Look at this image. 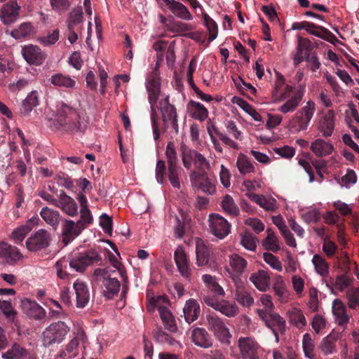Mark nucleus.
<instances>
[{"label":"nucleus","instance_id":"obj_1","mask_svg":"<svg viewBox=\"0 0 359 359\" xmlns=\"http://www.w3.org/2000/svg\"><path fill=\"white\" fill-rule=\"evenodd\" d=\"M53 122L56 128H62L65 130L72 133L83 130L77 110L62 102L57 104Z\"/></svg>","mask_w":359,"mask_h":359},{"label":"nucleus","instance_id":"obj_2","mask_svg":"<svg viewBox=\"0 0 359 359\" xmlns=\"http://www.w3.org/2000/svg\"><path fill=\"white\" fill-rule=\"evenodd\" d=\"M114 273L116 271L109 268H97L93 273L97 280L101 283L102 294L107 300L114 299L120 291L121 283L117 278L114 276Z\"/></svg>","mask_w":359,"mask_h":359},{"label":"nucleus","instance_id":"obj_3","mask_svg":"<svg viewBox=\"0 0 359 359\" xmlns=\"http://www.w3.org/2000/svg\"><path fill=\"white\" fill-rule=\"evenodd\" d=\"M69 267L76 272L82 273L86 269L102 260L100 252L95 248L73 252L69 257Z\"/></svg>","mask_w":359,"mask_h":359},{"label":"nucleus","instance_id":"obj_4","mask_svg":"<svg viewBox=\"0 0 359 359\" xmlns=\"http://www.w3.org/2000/svg\"><path fill=\"white\" fill-rule=\"evenodd\" d=\"M180 151L183 165L187 169H190L192 164L196 170L193 172H207L210 169L209 161L198 151L189 148L184 143L181 144Z\"/></svg>","mask_w":359,"mask_h":359},{"label":"nucleus","instance_id":"obj_5","mask_svg":"<svg viewBox=\"0 0 359 359\" xmlns=\"http://www.w3.org/2000/svg\"><path fill=\"white\" fill-rule=\"evenodd\" d=\"M69 332V327L63 321L51 323L42 332V345L50 347L62 343Z\"/></svg>","mask_w":359,"mask_h":359},{"label":"nucleus","instance_id":"obj_6","mask_svg":"<svg viewBox=\"0 0 359 359\" xmlns=\"http://www.w3.org/2000/svg\"><path fill=\"white\" fill-rule=\"evenodd\" d=\"M159 105L163 121L162 131H165L170 126L175 132L178 133L177 111L174 105L170 103L169 96L167 95L163 100H161Z\"/></svg>","mask_w":359,"mask_h":359},{"label":"nucleus","instance_id":"obj_7","mask_svg":"<svg viewBox=\"0 0 359 359\" xmlns=\"http://www.w3.org/2000/svg\"><path fill=\"white\" fill-rule=\"evenodd\" d=\"M208 329L223 344H229L231 335L223 320L215 313L206 316Z\"/></svg>","mask_w":359,"mask_h":359},{"label":"nucleus","instance_id":"obj_8","mask_svg":"<svg viewBox=\"0 0 359 359\" xmlns=\"http://www.w3.org/2000/svg\"><path fill=\"white\" fill-rule=\"evenodd\" d=\"M209 222L210 232L219 239H223L229 234L231 224L219 214H211Z\"/></svg>","mask_w":359,"mask_h":359},{"label":"nucleus","instance_id":"obj_9","mask_svg":"<svg viewBox=\"0 0 359 359\" xmlns=\"http://www.w3.org/2000/svg\"><path fill=\"white\" fill-rule=\"evenodd\" d=\"M259 317L264 321L266 325L271 328L278 330L280 333L285 332V320L278 313L272 311H264L261 309L256 310Z\"/></svg>","mask_w":359,"mask_h":359},{"label":"nucleus","instance_id":"obj_10","mask_svg":"<svg viewBox=\"0 0 359 359\" xmlns=\"http://www.w3.org/2000/svg\"><path fill=\"white\" fill-rule=\"evenodd\" d=\"M83 227L79 222L73 220L63 219L62 222V241L65 245H67L79 236Z\"/></svg>","mask_w":359,"mask_h":359},{"label":"nucleus","instance_id":"obj_11","mask_svg":"<svg viewBox=\"0 0 359 359\" xmlns=\"http://www.w3.org/2000/svg\"><path fill=\"white\" fill-rule=\"evenodd\" d=\"M50 242V233L46 230L39 229L27 240L26 245L29 250L36 252L47 248Z\"/></svg>","mask_w":359,"mask_h":359},{"label":"nucleus","instance_id":"obj_12","mask_svg":"<svg viewBox=\"0 0 359 359\" xmlns=\"http://www.w3.org/2000/svg\"><path fill=\"white\" fill-rule=\"evenodd\" d=\"M235 286L234 299L237 302L244 307H250L254 304V299L251 295L250 290L242 279L236 278L233 282Z\"/></svg>","mask_w":359,"mask_h":359},{"label":"nucleus","instance_id":"obj_13","mask_svg":"<svg viewBox=\"0 0 359 359\" xmlns=\"http://www.w3.org/2000/svg\"><path fill=\"white\" fill-rule=\"evenodd\" d=\"M315 106V103L309 100L307 102L306 105L303 107L293 116V120L298 124L299 130H305L307 129L309 123L314 114L316 110Z\"/></svg>","mask_w":359,"mask_h":359},{"label":"nucleus","instance_id":"obj_14","mask_svg":"<svg viewBox=\"0 0 359 359\" xmlns=\"http://www.w3.org/2000/svg\"><path fill=\"white\" fill-rule=\"evenodd\" d=\"M174 259L181 276L186 280L191 282L192 279L191 269L185 252L181 248H177L174 253Z\"/></svg>","mask_w":359,"mask_h":359},{"label":"nucleus","instance_id":"obj_15","mask_svg":"<svg viewBox=\"0 0 359 359\" xmlns=\"http://www.w3.org/2000/svg\"><path fill=\"white\" fill-rule=\"evenodd\" d=\"M241 357L243 359H259L257 353L258 344L250 337H241L238 341Z\"/></svg>","mask_w":359,"mask_h":359},{"label":"nucleus","instance_id":"obj_16","mask_svg":"<svg viewBox=\"0 0 359 359\" xmlns=\"http://www.w3.org/2000/svg\"><path fill=\"white\" fill-rule=\"evenodd\" d=\"M229 263L231 266V270L227 269V271L233 283L236 278L241 279V276L247 268V261L243 257L234 253L229 255Z\"/></svg>","mask_w":359,"mask_h":359},{"label":"nucleus","instance_id":"obj_17","mask_svg":"<svg viewBox=\"0 0 359 359\" xmlns=\"http://www.w3.org/2000/svg\"><path fill=\"white\" fill-rule=\"evenodd\" d=\"M21 306L23 312L30 318L42 320L46 317L45 309L35 301L25 299L22 300Z\"/></svg>","mask_w":359,"mask_h":359},{"label":"nucleus","instance_id":"obj_18","mask_svg":"<svg viewBox=\"0 0 359 359\" xmlns=\"http://www.w3.org/2000/svg\"><path fill=\"white\" fill-rule=\"evenodd\" d=\"M20 6L16 1H10L5 4L0 11V18L4 25L14 23L19 17Z\"/></svg>","mask_w":359,"mask_h":359},{"label":"nucleus","instance_id":"obj_19","mask_svg":"<svg viewBox=\"0 0 359 359\" xmlns=\"http://www.w3.org/2000/svg\"><path fill=\"white\" fill-rule=\"evenodd\" d=\"M22 257V255L17 247L6 242L0 243V259H2L4 262L12 265Z\"/></svg>","mask_w":359,"mask_h":359},{"label":"nucleus","instance_id":"obj_20","mask_svg":"<svg viewBox=\"0 0 359 359\" xmlns=\"http://www.w3.org/2000/svg\"><path fill=\"white\" fill-rule=\"evenodd\" d=\"M73 287L76 294L77 308L83 309L89 302L90 291L88 285L79 279L73 284Z\"/></svg>","mask_w":359,"mask_h":359},{"label":"nucleus","instance_id":"obj_21","mask_svg":"<svg viewBox=\"0 0 359 359\" xmlns=\"http://www.w3.org/2000/svg\"><path fill=\"white\" fill-rule=\"evenodd\" d=\"M22 54L29 64L34 65L42 64L46 58V54L41 51V48L34 45L22 48Z\"/></svg>","mask_w":359,"mask_h":359},{"label":"nucleus","instance_id":"obj_22","mask_svg":"<svg viewBox=\"0 0 359 359\" xmlns=\"http://www.w3.org/2000/svg\"><path fill=\"white\" fill-rule=\"evenodd\" d=\"M190 177L194 184L203 192L212 194L215 191V187L210 179L207 172H192Z\"/></svg>","mask_w":359,"mask_h":359},{"label":"nucleus","instance_id":"obj_23","mask_svg":"<svg viewBox=\"0 0 359 359\" xmlns=\"http://www.w3.org/2000/svg\"><path fill=\"white\" fill-rule=\"evenodd\" d=\"M338 250L337 245L329 239H325L323 245V251L325 255L331 258L336 256L339 262L344 265V267H348L350 264V259L347 254L341 252V255H337Z\"/></svg>","mask_w":359,"mask_h":359},{"label":"nucleus","instance_id":"obj_24","mask_svg":"<svg viewBox=\"0 0 359 359\" xmlns=\"http://www.w3.org/2000/svg\"><path fill=\"white\" fill-rule=\"evenodd\" d=\"M56 207L60 208L62 211L71 217L76 215L78 212L76 203L72 197L67 195L64 191H60Z\"/></svg>","mask_w":359,"mask_h":359},{"label":"nucleus","instance_id":"obj_25","mask_svg":"<svg viewBox=\"0 0 359 359\" xmlns=\"http://www.w3.org/2000/svg\"><path fill=\"white\" fill-rule=\"evenodd\" d=\"M149 93V102L151 104V120L154 139L156 140L159 138L160 129L158 125V114L154 108V104L157 102L159 96L160 90H147Z\"/></svg>","mask_w":359,"mask_h":359},{"label":"nucleus","instance_id":"obj_26","mask_svg":"<svg viewBox=\"0 0 359 359\" xmlns=\"http://www.w3.org/2000/svg\"><path fill=\"white\" fill-rule=\"evenodd\" d=\"M169 10L177 17L184 20H191L193 16L189 9L182 3L175 0H162Z\"/></svg>","mask_w":359,"mask_h":359},{"label":"nucleus","instance_id":"obj_27","mask_svg":"<svg viewBox=\"0 0 359 359\" xmlns=\"http://www.w3.org/2000/svg\"><path fill=\"white\" fill-rule=\"evenodd\" d=\"M2 358L4 359H36L34 354L16 343H14L7 351L2 353Z\"/></svg>","mask_w":359,"mask_h":359},{"label":"nucleus","instance_id":"obj_28","mask_svg":"<svg viewBox=\"0 0 359 359\" xmlns=\"http://www.w3.org/2000/svg\"><path fill=\"white\" fill-rule=\"evenodd\" d=\"M191 337L194 344L201 348H207L212 345V338L205 328H194L191 332Z\"/></svg>","mask_w":359,"mask_h":359},{"label":"nucleus","instance_id":"obj_29","mask_svg":"<svg viewBox=\"0 0 359 359\" xmlns=\"http://www.w3.org/2000/svg\"><path fill=\"white\" fill-rule=\"evenodd\" d=\"M201 311L200 305L198 302L194 299L187 300L183 308L184 319L189 324L196 320Z\"/></svg>","mask_w":359,"mask_h":359},{"label":"nucleus","instance_id":"obj_30","mask_svg":"<svg viewBox=\"0 0 359 359\" xmlns=\"http://www.w3.org/2000/svg\"><path fill=\"white\" fill-rule=\"evenodd\" d=\"M310 149L317 157H324L332 154L333 145L323 139H317L310 146Z\"/></svg>","mask_w":359,"mask_h":359},{"label":"nucleus","instance_id":"obj_31","mask_svg":"<svg viewBox=\"0 0 359 359\" xmlns=\"http://www.w3.org/2000/svg\"><path fill=\"white\" fill-rule=\"evenodd\" d=\"M40 215L45 222L53 226L54 229H57L60 222H62L64 219L58 211L52 210L48 207L41 209Z\"/></svg>","mask_w":359,"mask_h":359},{"label":"nucleus","instance_id":"obj_32","mask_svg":"<svg viewBox=\"0 0 359 359\" xmlns=\"http://www.w3.org/2000/svg\"><path fill=\"white\" fill-rule=\"evenodd\" d=\"M334 112L332 109L329 110L324 116L320 125V130L324 137H330L334 128Z\"/></svg>","mask_w":359,"mask_h":359},{"label":"nucleus","instance_id":"obj_33","mask_svg":"<svg viewBox=\"0 0 359 359\" xmlns=\"http://www.w3.org/2000/svg\"><path fill=\"white\" fill-rule=\"evenodd\" d=\"M51 84L55 87L74 88L76 81L72 79L69 75L62 73L54 74L50 79Z\"/></svg>","mask_w":359,"mask_h":359},{"label":"nucleus","instance_id":"obj_34","mask_svg":"<svg viewBox=\"0 0 359 359\" xmlns=\"http://www.w3.org/2000/svg\"><path fill=\"white\" fill-rule=\"evenodd\" d=\"M247 195L251 201L267 211H273L276 208V201L273 198H266L263 195L254 193L248 194Z\"/></svg>","mask_w":359,"mask_h":359},{"label":"nucleus","instance_id":"obj_35","mask_svg":"<svg viewBox=\"0 0 359 359\" xmlns=\"http://www.w3.org/2000/svg\"><path fill=\"white\" fill-rule=\"evenodd\" d=\"M269 280L268 273L264 270L253 273L250 277V280L261 291L266 290L269 285Z\"/></svg>","mask_w":359,"mask_h":359},{"label":"nucleus","instance_id":"obj_36","mask_svg":"<svg viewBox=\"0 0 359 359\" xmlns=\"http://www.w3.org/2000/svg\"><path fill=\"white\" fill-rule=\"evenodd\" d=\"M196 264L198 266L208 264L210 250L201 239H198L196 243Z\"/></svg>","mask_w":359,"mask_h":359},{"label":"nucleus","instance_id":"obj_37","mask_svg":"<svg viewBox=\"0 0 359 359\" xmlns=\"http://www.w3.org/2000/svg\"><path fill=\"white\" fill-rule=\"evenodd\" d=\"M303 95L304 89H299L293 97L287 100L278 108V111L284 114L294 111L302 100Z\"/></svg>","mask_w":359,"mask_h":359},{"label":"nucleus","instance_id":"obj_38","mask_svg":"<svg viewBox=\"0 0 359 359\" xmlns=\"http://www.w3.org/2000/svg\"><path fill=\"white\" fill-rule=\"evenodd\" d=\"M188 107L191 108V115L194 119L203 121L208 118V111L201 103L191 100L189 102Z\"/></svg>","mask_w":359,"mask_h":359},{"label":"nucleus","instance_id":"obj_39","mask_svg":"<svg viewBox=\"0 0 359 359\" xmlns=\"http://www.w3.org/2000/svg\"><path fill=\"white\" fill-rule=\"evenodd\" d=\"M39 104L38 93L36 91H32L22 102L20 108L21 114L25 116L29 115L33 108L38 106Z\"/></svg>","mask_w":359,"mask_h":359},{"label":"nucleus","instance_id":"obj_40","mask_svg":"<svg viewBox=\"0 0 359 359\" xmlns=\"http://www.w3.org/2000/svg\"><path fill=\"white\" fill-rule=\"evenodd\" d=\"M346 309L341 300L334 299L332 304L333 314L339 320V325H344L348 322L349 317L346 314Z\"/></svg>","mask_w":359,"mask_h":359},{"label":"nucleus","instance_id":"obj_41","mask_svg":"<svg viewBox=\"0 0 359 359\" xmlns=\"http://www.w3.org/2000/svg\"><path fill=\"white\" fill-rule=\"evenodd\" d=\"M83 16L81 7L74 8L67 19V27L72 29H81L80 25L83 22Z\"/></svg>","mask_w":359,"mask_h":359},{"label":"nucleus","instance_id":"obj_42","mask_svg":"<svg viewBox=\"0 0 359 359\" xmlns=\"http://www.w3.org/2000/svg\"><path fill=\"white\" fill-rule=\"evenodd\" d=\"M34 33V27L30 22H22L18 28L11 31V35L15 39H20Z\"/></svg>","mask_w":359,"mask_h":359},{"label":"nucleus","instance_id":"obj_43","mask_svg":"<svg viewBox=\"0 0 359 359\" xmlns=\"http://www.w3.org/2000/svg\"><path fill=\"white\" fill-rule=\"evenodd\" d=\"M109 258L112 266L117 269L118 273L121 275V276L123 278L124 280V283L123 284L122 294L123 297H125L128 290L127 285L128 277L126 275V271L124 269L123 264L118 261L117 258L112 253L109 252Z\"/></svg>","mask_w":359,"mask_h":359},{"label":"nucleus","instance_id":"obj_44","mask_svg":"<svg viewBox=\"0 0 359 359\" xmlns=\"http://www.w3.org/2000/svg\"><path fill=\"white\" fill-rule=\"evenodd\" d=\"M203 281L205 283L206 286L216 295L224 297L225 292L222 287L217 283L216 278L211 275L205 274L202 276Z\"/></svg>","mask_w":359,"mask_h":359},{"label":"nucleus","instance_id":"obj_45","mask_svg":"<svg viewBox=\"0 0 359 359\" xmlns=\"http://www.w3.org/2000/svg\"><path fill=\"white\" fill-rule=\"evenodd\" d=\"M290 323L301 328L306 325V318L302 311L297 308L292 309L287 313Z\"/></svg>","mask_w":359,"mask_h":359},{"label":"nucleus","instance_id":"obj_46","mask_svg":"<svg viewBox=\"0 0 359 359\" xmlns=\"http://www.w3.org/2000/svg\"><path fill=\"white\" fill-rule=\"evenodd\" d=\"M309 34L334 43V41L337 40L336 36L330 31L324 27L316 25L315 27H311Z\"/></svg>","mask_w":359,"mask_h":359},{"label":"nucleus","instance_id":"obj_47","mask_svg":"<svg viewBox=\"0 0 359 359\" xmlns=\"http://www.w3.org/2000/svg\"><path fill=\"white\" fill-rule=\"evenodd\" d=\"M235 102L245 112H247L252 118L257 121H262L261 115L250 105L247 101L238 97H233Z\"/></svg>","mask_w":359,"mask_h":359},{"label":"nucleus","instance_id":"obj_48","mask_svg":"<svg viewBox=\"0 0 359 359\" xmlns=\"http://www.w3.org/2000/svg\"><path fill=\"white\" fill-rule=\"evenodd\" d=\"M204 25L209 32L208 41L215 40L218 34V27L215 21L212 19L205 12H203Z\"/></svg>","mask_w":359,"mask_h":359},{"label":"nucleus","instance_id":"obj_49","mask_svg":"<svg viewBox=\"0 0 359 359\" xmlns=\"http://www.w3.org/2000/svg\"><path fill=\"white\" fill-rule=\"evenodd\" d=\"M266 232L267 236L262 241L263 247L267 250L277 252L280 250V247L275 233L270 229H267Z\"/></svg>","mask_w":359,"mask_h":359},{"label":"nucleus","instance_id":"obj_50","mask_svg":"<svg viewBox=\"0 0 359 359\" xmlns=\"http://www.w3.org/2000/svg\"><path fill=\"white\" fill-rule=\"evenodd\" d=\"M217 311L227 317H234L238 313V307L233 302L222 300L219 302Z\"/></svg>","mask_w":359,"mask_h":359},{"label":"nucleus","instance_id":"obj_51","mask_svg":"<svg viewBox=\"0 0 359 359\" xmlns=\"http://www.w3.org/2000/svg\"><path fill=\"white\" fill-rule=\"evenodd\" d=\"M313 49L314 44L309 39L302 36L298 37L297 50L302 53L304 57L316 53L315 51H313Z\"/></svg>","mask_w":359,"mask_h":359},{"label":"nucleus","instance_id":"obj_52","mask_svg":"<svg viewBox=\"0 0 359 359\" xmlns=\"http://www.w3.org/2000/svg\"><path fill=\"white\" fill-rule=\"evenodd\" d=\"M312 262L315 266L316 272L321 276L324 277L328 275L329 265L325 259L320 255H313Z\"/></svg>","mask_w":359,"mask_h":359},{"label":"nucleus","instance_id":"obj_53","mask_svg":"<svg viewBox=\"0 0 359 359\" xmlns=\"http://www.w3.org/2000/svg\"><path fill=\"white\" fill-rule=\"evenodd\" d=\"M337 339V338L335 335H332V334H328L323 339L320 346L321 351L325 355L332 354L334 352H336L335 343Z\"/></svg>","mask_w":359,"mask_h":359},{"label":"nucleus","instance_id":"obj_54","mask_svg":"<svg viewBox=\"0 0 359 359\" xmlns=\"http://www.w3.org/2000/svg\"><path fill=\"white\" fill-rule=\"evenodd\" d=\"M221 205L223 210L231 215L237 216L239 214L238 207L235 203L233 198L229 194L224 196Z\"/></svg>","mask_w":359,"mask_h":359},{"label":"nucleus","instance_id":"obj_55","mask_svg":"<svg viewBox=\"0 0 359 359\" xmlns=\"http://www.w3.org/2000/svg\"><path fill=\"white\" fill-rule=\"evenodd\" d=\"M236 165L239 172L242 175L251 173L255 172V167L248 160V158L243 154L238 156Z\"/></svg>","mask_w":359,"mask_h":359},{"label":"nucleus","instance_id":"obj_56","mask_svg":"<svg viewBox=\"0 0 359 359\" xmlns=\"http://www.w3.org/2000/svg\"><path fill=\"white\" fill-rule=\"evenodd\" d=\"M241 244L250 251H255L258 239L250 232H245L241 236Z\"/></svg>","mask_w":359,"mask_h":359},{"label":"nucleus","instance_id":"obj_57","mask_svg":"<svg viewBox=\"0 0 359 359\" xmlns=\"http://www.w3.org/2000/svg\"><path fill=\"white\" fill-rule=\"evenodd\" d=\"M346 298L350 309H359V286L348 290Z\"/></svg>","mask_w":359,"mask_h":359},{"label":"nucleus","instance_id":"obj_58","mask_svg":"<svg viewBox=\"0 0 359 359\" xmlns=\"http://www.w3.org/2000/svg\"><path fill=\"white\" fill-rule=\"evenodd\" d=\"M302 346L303 350L305 354V356L313 359L315 357L314 354V348L315 345L311 339V335L309 333H306L303 336L302 340Z\"/></svg>","mask_w":359,"mask_h":359},{"label":"nucleus","instance_id":"obj_59","mask_svg":"<svg viewBox=\"0 0 359 359\" xmlns=\"http://www.w3.org/2000/svg\"><path fill=\"white\" fill-rule=\"evenodd\" d=\"M146 85L147 90H160V77L156 68L148 75Z\"/></svg>","mask_w":359,"mask_h":359},{"label":"nucleus","instance_id":"obj_60","mask_svg":"<svg viewBox=\"0 0 359 359\" xmlns=\"http://www.w3.org/2000/svg\"><path fill=\"white\" fill-rule=\"evenodd\" d=\"M181 168L178 165L168 166V177L169 181L174 188L179 189L180 187L179 175L181 172Z\"/></svg>","mask_w":359,"mask_h":359},{"label":"nucleus","instance_id":"obj_61","mask_svg":"<svg viewBox=\"0 0 359 359\" xmlns=\"http://www.w3.org/2000/svg\"><path fill=\"white\" fill-rule=\"evenodd\" d=\"M165 156L167 158L168 165L172 166L177 165L178 158L177 152L175 147V144L172 142H169L166 146Z\"/></svg>","mask_w":359,"mask_h":359},{"label":"nucleus","instance_id":"obj_62","mask_svg":"<svg viewBox=\"0 0 359 359\" xmlns=\"http://www.w3.org/2000/svg\"><path fill=\"white\" fill-rule=\"evenodd\" d=\"M155 339L156 341L163 344H168L172 346L180 345V343L174 337L163 330H158L156 333Z\"/></svg>","mask_w":359,"mask_h":359},{"label":"nucleus","instance_id":"obj_63","mask_svg":"<svg viewBox=\"0 0 359 359\" xmlns=\"http://www.w3.org/2000/svg\"><path fill=\"white\" fill-rule=\"evenodd\" d=\"M0 310L10 320H13L17 315V311L13 308L11 302L0 299Z\"/></svg>","mask_w":359,"mask_h":359},{"label":"nucleus","instance_id":"obj_64","mask_svg":"<svg viewBox=\"0 0 359 359\" xmlns=\"http://www.w3.org/2000/svg\"><path fill=\"white\" fill-rule=\"evenodd\" d=\"M93 222V218L89 208L81 209L80 219L76 222H79L83 227V230L86 229Z\"/></svg>","mask_w":359,"mask_h":359}]
</instances>
